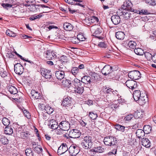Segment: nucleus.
Returning a JSON list of instances; mask_svg holds the SVG:
<instances>
[{
  "label": "nucleus",
  "mask_w": 156,
  "mask_h": 156,
  "mask_svg": "<svg viewBox=\"0 0 156 156\" xmlns=\"http://www.w3.org/2000/svg\"><path fill=\"white\" fill-rule=\"evenodd\" d=\"M47 125L49 128L53 130L57 129L59 126L57 122L54 119L48 120Z\"/></svg>",
  "instance_id": "nucleus-11"
},
{
  "label": "nucleus",
  "mask_w": 156,
  "mask_h": 156,
  "mask_svg": "<svg viewBox=\"0 0 156 156\" xmlns=\"http://www.w3.org/2000/svg\"><path fill=\"white\" fill-rule=\"evenodd\" d=\"M137 101L140 105H143L146 103L148 101L147 97L146 94L142 93L139 100Z\"/></svg>",
  "instance_id": "nucleus-19"
},
{
  "label": "nucleus",
  "mask_w": 156,
  "mask_h": 156,
  "mask_svg": "<svg viewBox=\"0 0 156 156\" xmlns=\"http://www.w3.org/2000/svg\"><path fill=\"white\" fill-rule=\"evenodd\" d=\"M146 2L153 6L156 5V0H146Z\"/></svg>",
  "instance_id": "nucleus-53"
},
{
  "label": "nucleus",
  "mask_w": 156,
  "mask_h": 156,
  "mask_svg": "<svg viewBox=\"0 0 156 156\" xmlns=\"http://www.w3.org/2000/svg\"><path fill=\"white\" fill-rule=\"evenodd\" d=\"M30 94L31 98L34 99V103L36 105L39 107V103L38 102L39 101V93L38 91L32 90L31 91Z\"/></svg>",
  "instance_id": "nucleus-10"
},
{
  "label": "nucleus",
  "mask_w": 156,
  "mask_h": 156,
  "mask_svg": "<svg viewBox=\"0 0 156 156\" xmlns=\"http://www.w3.org/2000/svg\"><path fill=\"white\" fill-rule=\"evenodd\" d=\"M89 116L91 119L93 120L96 119L98 117L97 114L94 113L92 112H89Z\"/></svg>",
  "instance_id": "nucleus-45"
},
{
  "label": "nucleus",
  "mask_w": 156,
  "mask_h": 156,
  "mask_svg": "<svg viewBox=\"0 0 156 156\" xmlns=\"http://www.w3.org/2000/svg\"><path fill=\"white\" fill-rule=\"evenodd\" d=\"M152 60L154 63H156V53L154 54V55H153L152 58Z\"/></svg>",
  "instance_id": "nucleus-64"
},
{
  "label": "nucleus",
  "mask_w": 156,
  "mask_h": 156,
  "mask_svg": "<svg viewBox=\"0 0 156 156\" xmlns=\"http://www.w3.org/2000/svg\"><path fill=\"white\" fill-rule=\"evenodd\" d=\"M62 83L65 87L69 88L71 86V80H67L65 78L62 80Z\"/></svg>",
  "instance_id": "nucleus-26"
},
{
  "label": "nucleus",
  "mask_w": 156,
  "mask_h": 156,
  "mask_svg": "<svg viewBox=\"0 0 156 156\" xmlns=\"http://www.w3.org/2000/svg\"><path fill=\"white\" fill-rule=\"evenodd\" d=\"M115 128L122 132H124L126 127L119 124H116L114 126Z\"/></svg>",
  "instance_id": "nucleus-36"
},
{
  "label": "nucleus",
  "mask_w": 156,
  "mask_h": 156,
  "mask_svg": "<svg viewBox=\"0 0 156 156\" xmlns=\"http://www.w3.org/2000/svg\"><path fill=\"white\" fill-rule=\"evenodd\" d=\"M145 132L143 130L138 129L136 132V136L139 138H141L144 135Z\"/></svg>",
  "instance_id": "nucleus-33"
},
{
  "label": "nucleus",
  "mask_w": 156,
  "mask_h": 156,
  "mask_svg": "<svg viewBox=\"0 0 156 156\" xmlns=\"http://www.w3.org/2000/svg\"><path fill=\"white\" fill-rule=\"evenodd\" d=\"M81 82L86 84H90L91 82V78L88 76H85L81 78Z\"/></svg>",
  "instance_id": "nucleus-28"
},
{
  "label": "nucleus",
  "mask_w": 156,
  "mask_h": 156,
  "mask_svg": "<svg viewBox=\"0 0 156 156\" xmlns=\"http://www.w3.org/2000/svg\"><path fill=\"white\" fill-rule=\"evenodd\" d=\"M134 51L136 54L139 55H143L144 54V51L140 48H135Z\"/></svg>",
  "instance_id": "nucleus-37"
},
{
  "label": "nucleus",
  "mask_w": 156,
  "mask_h": 156,
  "mask_svg": "<svg viewBox=\"0 0 156 156\" xmlns=\"http://www.w3.org/2000/svg\"><path fill=\"white\" fill-rule=\"evenodd\" d=\"M68 150L66 144H62L58 148L57 151L58 154V155L64 154Z\"/></svg>",
  "instance_id": "nucleus-18"
},
{
  "label": "nucleus",
  "mask_w": 156,
  "mask_h": 156,
  "mask_svg": "<svg viewBox=\"0 0 156 156\" xmlns=\"http://www.w3.org/2000/svg\"><path fill=\"white\" fill-rule=\"evenodd\" d=\"M72 102V99L70 97L67 96L66 98H64L61 105L65 107H68L70 105Z\"/></svg>",
  "instance_id": "nucleus-20"
},
{
  "label": "nucleus",
  "mask_w": 156,
  "mask_h": 156,
  "mask_svg": "<svg viewBox=\"0 0 156 156\" xmlns=\"http://www.w3.org/2000/svg\"><path fill=\"white\" fill-rule=\"evenodd\" d=\"M23 114L25 117L29 119L30 117V114L26 110L24 109L23 110Z\"/></svg>",
  "instance_id": "nucleus-54"
},
{
  "label": "nucleus",
  "mask_w": 156,
  "mask_h": 156,
  "mask_svg": "<svg viewBox=\"0 0 156 156\" xmlns=\"http://www.w3.org/2000/svg\"><path fill=\"white\" fill-rule=\"evenodd\" d=\"M126 42L127 44L125 45V47L127 48H131L134 49L136 45V43L133 41H127Z\"/></svg>",
  "instance_id": "nucleus-24"
},
{
  "label": "nucleus",
  "mask_w": 156,
  "mask_h": 156,
  "mask_svg": "<svg viewBox=\"0 0 156 156\" xmlns=\"http://www.w3.org/2000/svg\"><path fill=\"white\" fill-rule=\"evenodd\" d=\"M82 139L83 140L82 141L81 145L83 148L86 149L91 148L93 144L91 136L87 135L83 136Z\"/></svg>",
  "instance_id": "nucleus-1"
},
{
  "label": "nucleus",
  "mask_w": 156,
  "mask_h": 156,
  "mask_svg": "<svg viewBox=\"0 0 156 156\" xmlns=\"http://www.w3.org/2000/svg\"><path fill=\"white\" fill-rule=\"evenodd\" d=\"M64 29L67 31H71L73 28V26L70 23L66 22L63 24Z\"/></svg>",
  "instance_id": "nucleus-22"
},
{
  "label": "nucleus",
  "mask_w": 156,
  "mask_h": 156,
  "mask_svg": "<svg viewBox=\"0 0 156 156\" xmlns=\"http://www.w3.org/2000/svg\"><path fill=\"white\" fill-rule=\"evenodd\" d=\"M2 122L4 125L8 126L9 125L10 122L8 119L5 117L3 118Z\"/></svg>",
  "instance_id": "nucleus-40"
},
{
  "label": "nucleus",
  "mask_w": 156,
  "mask_h": 156,
  "mask_svg": "<svg viewBox=\"0 0 156 156\" xmlns=\"http://www.w3.org/2000/svg\"><path fill=\"white\" fill-rule=\"evenodd\" d=\"M74 89L75 92L79 94H81L84 91L83 87L81 86L74 87Z\"/></svg>",
  "instance_id": "nucleus-35"
},
{
  "label": "nucleus",
  "mask_w": 156,
  "mask_h": 156,
  "mask_svg": "<svg viewBox=\"0 0 156 156\" xmlns=\"http://www.w3.org/2000/svg\"><path fill=\"white\" fill-rule=\"evenodd\" d=\"M0 75L3 78H5L7 76V73L5 71H1L0 72Z\"/></svg>",
  "instance_id": "nucleus-59"
},
{
  "label": "nucleus",
  "mask_w": 156,
  "mask_h": 156,
  "mask_svg": "<svg viewBox=\"0 0 156 156\" xmlns=\"http://www.w3.org/2000/svg\"><path fill=\"white\" fill-rule=\"evenodd\" d=\"M65 1L69 4H73L75 2V0H65Z\"/></svg>",
  "instance_id": "nucleus-62"
},
{
  "label": "nucleus",
  "mask_w": 156,
  "mask_h": 156,
  "mask_svg": "<svg viewBox=\"0 0 156 156\" xmlns=\"http://www.w3.org/2000/svg\"><path fill=\"white\" fill-rule=\"evenodd\" d=\"M39 18V15L37 16L34 15L33 16L30 17V19L31 20H33L35 19Z\"/></svg>",
  "instance_id": "nucleus-61"
},
{
  "label": "nucleus",
  "mask_w": 156,
  "mask_h": 156,
  "mask_svg": "<svg viewBox=\"0 0 156 156\" xmlns=\"http://www.w3.org/2000/svg\"><path fill=\"white\" fill-rule=\"evenodd\" d=\"M81 81L77 78H75L74 80H71V86H74L76 87L80 86L82 84Z\"/></svg>",
  "instance_id": "nucleus-29"
},
{
  "label": "nucleus",
  "mask_w": 156,
  "mask_h": 156,
  "mask_svg": "<svg viewBox=\"0 0 156 156\" xmlns=\"http://www.w3.org/2000/svg\"><path fill=\"white\" fill-rule=\"evenodd\" d=\"M69 151L72 156H79L80 149L77 146L73 145H71L69 148Z\"/></svg>",
  "instance_id": "nucleus-5"
},
{
  "label": "nucleus",
  "mask_w": 156,
  "mask_h": 156,
  "mask_svg": "<svg viewBox=\"0 0 156 156\" xmlns=\"http://www.w3.org/2000/svg\"><path fill=\"white\" fill-rule=\"evenodd\" d=\"M149 12L147 10L142 9L139 12V14H148Z\"/></svg>",
  "instance_id": "nucleus-58"
},
{
  "label": "nucleus",
  "mask_w": 156,
  "mask_h": 156,
  "mask_svg": "<svg viewBox=\"0 0 156 156\" xmlns=\"http://www.w3.org/2000/svg\"><path fill=\"white\" fill-rule=\"evenodd\" d=\"M25 153L27 156H33L32 152L30 149L27 148L25 150Z\"/></svg>",
  "instance_id": "nucleus-47"
},
{
  "label": "nucleus",
  "mask_w": 156,
  "mask_h": 156,
  "mask_svg": "<svg viewBox=\"0 0 156 156\" xmlns=\"http://www.w3.org/2000/svg\"><path fill=\"white\" fill-rule=\"evenodd\" d=\"M103 141L105 144L110 146L112 145H115L117 142L115 137L109 136H107L105 137Z\"/></svg>",
  "instance_id": "nucleus-4"
},
{
  "label": "nucleus",
  "mask_w": 156,
  "mask_h": 156,
  "mask_svg": "<svg viewBox=\"0 0 156 156\" xmlns=\"http://www.w3.org/2000/svg\"><path fill=\"white\" fill-rule=\"evenodd\" d=\"M0 141L2 143L4 144H8V139L5 137H2Z\"/></svg>",
  "instance_id": "nucleus-52"
},
{
  "label": "nucleus",
  "mask_w": 156,
  "mask_h": 156,
  "mask_svg": "<svg viewBox=\"0 0 156 156\" xmlns=\"http://www.w3.org/2000/svg\"><path fill=\"white\" fill-rule=\"evenodd\" d=\"M40 73L41 75V79L40 80H42L44 79L49 80L52 77L51 71L45 68H41V67L40 70Z\"/></svg>",
  "instance_id": "nucleus-3"
},
{
  "label": "nucleus",
  "mask_w": 156,
  "mask_h": 156,
  "mask_svg": "<svg viewBox=\"0 0 156 156\" xmlns=\"http://www.w3.org/2000/svg\"><path fill=\"white\" fill-rule=\"evenodd\" d=\"M151 129V128L149 125H144L143 127V130L145 133L147 134L150 132Z\"/></svg>",
  "instance_id": "nucleus-39"
},
{
  "label": "nucleus",
  "mask_w": 156,
  "mask_h": 156,
  "mask_svg": "<svg viewBox=\"0 0 156 156\" xmlns=\"http://www.w3.org/2000/svg\"><path fill=\"white\" fill-rule=\"evenodd\" d=\"M124 132L129 138L132 137L133 130L129 127H126Z\"/></svg>",
  "instance_id": "nucleus-27"
},
{
  "label": "nucleus",
  "mask_w": 156,
  "mask_h": 156,
  "mask_svg": "<svg viewBox=\"0 0 156 156\" xmlns=\"http://www.w3.org/2000/svg\"><path fill=\"white\" fill-rule=\"evenodd\" d=\"M44 112H44H42V114L43 118L45 120L48 119V118L49 116V114L45 111Z\"/></svg>",
  "instance_id": "nucleus-55"
},
{
  "label": "nucleus",
  "mask_w": 156,
  "mask_h": 156,
  "mask_svg": "<svg viewBox=\"0 0 156 156\" xmlns=\"http://www.w3.org/2000/svg\"><path fill=\"white\" fill-rule=\"evenodd\" d=\"M7 88L8 91L11 94H15L18 92L17 89L15 87L12 85L8 86Z\"/></svg>",
  "instance_id": "nucleus-31"
},
{
  "label": "nucleus",
  "mask_w": 156,
  "mask_h": 156,
  "mask_svg": "<svg viewBox=\"0 0 156 156\" xmlns=\"http://www.w3.org/2000/svg\"><path fill=\"white\" fill-rule=\"evenodd\" d=\"M41 94V95H40V100H41V102L40 103L41 110H42V111L45 112L50 115L53 112V108L48 105H45L46 103L45 102L44 99V96L43 95L42 93Z\"/></svg>",
  "instance_id": "nucleus-2"
},
{
  "label": "nucleus",
  "mask_w": 156,
  "mask_h": 156,
  "mask_svg": "<svg viewBox=\"0 0 156 156\" xmlns=\"http://www.w3.org/2000/svg\"><path fill=\"white\" fill-rule=\"evenodd\" d=\"M55 76L59 80H61L64 78L65 72L63 71H56Z\"/></svg>",
  "instance_id": "nucleus-23"
},
{
  "label": "nucleus",
  "mask_w": 156,
  "mask_h": 156,
  "mask_svg": "<svg viewBox=\"0 0 156 156\" xmlns=\"http://www.w3.org/2000/svg\"><path fill=\"white\" fill-rule=\"evenodd\" d=\"M142 145L147 148L151 146V143L147 138H143L141 141Z\"/></svg>",
  "instance_id": "nucleus-25"
},
{
  "label": "nucleus",
  "mask_w": 156,
  "mask_h": 156,
  "mask_svg": "<svg viewBox=\"0 0 156 156\" xmlns=\"http://www.w3.org/2000/svg\"><path fill=\"white\" fill-rule=\"evenodd\" d=\"M115 37L116 38L119 40H123L125 37V34L122 31H118L115 33Z\"/></svg>",
  "instance_id": "nucleus-30"
},
{
  "label": "nucleus",
  "mask_w": 156,
  "mask_h": 156,
  "mask_svg": "<svg viewBox=\"0 0 156 156\" xmlns=\"http://www.w3.org/2000/svg\"><path fill=\"white\" fill-rule=\"evenodd\" d=\"M103 149L101 147H95L93 149L92 151L97 153H101L103 152Z\"/></svg>",
  "instance_id": "nucleus-43"
},
{
  "label": "nucleus",
  "mask_w": 156,
  "mask_h": 156,
  "mask_svg": "<svg viewBox=\"0 0 156 156\" xmlns=\"http://www.w3.org/2000/svg\"><path fill=\"white\" fill-rule=\"evenodd\" d=\"M98 79V76L96 74H94L91 76V82L94 83Z\"/></svg>",
  "instance_id": "nucleus-50"
},
{
  "label": "nucleus",
  "mask_w": 156,
  "mask_h": 156,
  "mask_svg": "<svg viewBox=\"0 0 156 156\" xmlns=\"http://www.w3.org/2000/svg\"><path fill=\"white\" fill-rule=\"evenodd\" d=\"M141 95V92L139 90H135L133 94L134 99L136 101L139 100V99Z\"/></svg>",
  "instance_id": "nucleus-32"
},
{
  "label": "nucleus",
  "mask_w": 156,
  "mask_h": 156,
  "mask_svg": "<svg viewBox=\"0 0 156 156\" xmlns=\"http://www.w3.org/2000/svg\"><path fill=\"white\" fill-rule=\"evenodd\" d=\"M118 95V93L117 91L115 90H112V93L111 96L112 97V98H113L115 96H117Z\"/></svg>",
  "instance_id": "nucleus-60"
},
{
  "label": "nucleus",
  "mask_w": 156,
  "mask_h": 156,
  "mask_svg": "<svg viewBox=\"0 0 156 156\" xmlns=\"http://www.w3.org/2000/svg\"><path fill=\"white\" fill-rule=\"evenodd\" d=\"M79 69L77 67H73L71 70V73L73 75L75 76L79 72Z\"/></svg>",
  "instance_id": "nucleus-41"
},
{
  "label": "nucleus",
  "mask_w": 156,
  "mask_h": 156,
  "mask_svg": "<svg viewBox=\"0 0 156 156\" xmlns=\"http://www.w3.org/2000/svg\"><path fill=\"white\" fill-rule=\"evenodd\" d=\"M133 117L134 116L132 114H129L125 117L124 120L126 121H129L131 120Z\"/></svg>",
  "instance_id": "nucleus-49"
},
{
  "label": "nucleus",
  "mask_w": 156,
  "mask_h": 156,
  "mask_svg": "<svg viewBox=\"0 0 156 156\" xmlns=\"http://www.w3.org/2000/svg\"><path fill=\"white\" fill-rule=\"evenodd\" d=\"M111 20L113 23L115 25L119 24L120 22V18L118 15H113L111 18Z\"/></svg>",
  "instance_id": "nucleus-21"
},
{
  "label": "nucleus",
  "mask_w": 156,
  "mask_h": 156,
  "mask_svg": "<svg viewBox=\"0 0 156 156\" xmlns=\"http://www.w3.org/2000/svg\"><path fill=\"white\" fill-rule=\"evenodd\" d=\"M113 71L112 66L109 65H106L102 68L101 72L104 76H106L111 74Z\"/></svg>",
  "instance_id": "nucleus-8"
},
{
  "label": "nucleus",
  "mask_w": 156,
  "mask_h": 156,
  "mask_svg": "<svg viewBox=\"0 0 156 156\" xmlns=\"http://www.w3.org/2000/svg\"><path fill=\"white\" fill-rule=\"evenodd\" d=\"M133 6L132 3L130 1L128 0L124 3L121 9L130 11L132 9Z\"/></svg>",
  "instance_id": "nucleus-17"
},
{
  "label": "nucleus",
  "mask_w": 156,
  "mask_h": 156,
  "mask_svg": "<svg viewBox=\"0 0 156 156\" xmlns=\"http://www.w3.org/2000/svg\"><path fill=\"white\" fill-rule=\"evenodd\" d=\"M44 56L48 60H51L54 59L56 57L55 52L53 51H47L44 53Z\"/></svg>",
  "instance_id": "nucleus-16"
},
{
  "label": "nucleus",
  "mask_w": 156,
  "mask_h": 156,
  "mask_svg": "<svg viewBox=\"0 0 156 156\" xmlns=\"http://www.w3.org/2000/svg\"><path fill=\"white\" fill-rule=\"evenodd\" d=\"M14 71L15 73L19 75L21 74L24 70L23 66L19 63H17L14 65Z\"/></svg>",
  "instance_id": "nucleus-15"
},
{
  "label": "nucleus",
  "mask_w": 156,
  "mask_h": 156,
  "mask_svg": "<svg viewBox=\"0 0 156 156\" xmlns=\"http://www.w3.org/2000/svg\"><path fill=\"white\" fill-rule=\"evenodd\" d=\"M80 134V133L77 129H73L71 130L69 132L68 135L70 138H76L79 137Z\"/></svg>",
  "instance_id": "nucleus-13"
},
{
  "label": "nucleus",
  "mask_w": 156,
  "mask_h": 156,
  "mask_svg": "<svg viewBox=\"0 0 156 156\" xmlns=\"http://www.w3.org/2000/svg\"><path fill=\"white\" fill-rule=\"evenodd\" d=\"M6 34L7 35L12 37H14L16 36V34L9 30H7L6 31Z\"/></svg>",
  "instance_id": "nucleus-46"
},
{
  "label": "nucleus",
  "mask_w": 156,
  "mask_h": 156,
  "mask_svg": "<svg viewBox=\"0 0 156 156\" xmlns=\"http://www.w3.org/2000/svg\"><path fill=\"white\" fill-rule=\"evenodd\" d=\"M46 48V45L43 44L41 42V44H40V50H41V52L44 53H44L46 52L45 51Z\"/></svg>",
  "instance_id": "nucleus-42"
},
{
  "label": "nucleus",
  "mask_w": 156,
  "mask_h": 156,
  "mask_svg": "<svg viewBox=\"0 0 156 156\" xmlns=\"http://www.w3.org/2000/svg\"><path fill=\"white\" fill-rule=\"evenodd\" d=\"M77 38L80 41H85V38L84 36L81 34L78 35Z\"/></svg>",
  "instance_id": "nucleus-57"
},
{
  "label": "nucleus",
  "mask_w": 156,
  "mask_h": 156,
  "mask_svg": "<svg viewBox=\"0 0 156 156\" xmlns=\"http://www.w3.org/2000/svg\"><path fill=\"white\" fill-rule=\"evenodd\" d=\"M59 128L64 131L68 130L70 126V125L67 121H63L60 122L59 125Z\"/></svg>",
  "instance_id": "nucleus-14"
},
{
  "label": "nucleus",
  "mask_w": 156,
  "mask_h": 156,
  "mask_svg": "<svg viewBox=\"0 0 156 156\" xmlns=\"http://www.w3.org/2000/svg\"><path fill=\"white\" fill-rule=\"evenodd\" d=\"M144 54L145 57L148 60L151 61V60H152L153 55H152L151 53L148 52H145L144 53Z\"/></svg>",
  "instance_id": "nucleus-44"
},
{
  "label": "nucleus",
  "mask_w": 156,
  "mask_h": 156,
  "mask_svg": "<svg viewBox=\"0 0 156 156\" xmlns=\"http://www.w3.org/2000/svg\"><path fill=\"white\" fill-rule=\"evenodd\" d=\"M91 31L93 32L94 36L98 37V35L102 32L103 29L101 27L98 25L92 26L90 28Z\"/></svg>",
  "instance_id": "nucleus-9"
},
{
  "label": "nucleus",
  "mask_w": 156,
  "mask_h": 156,
  "mask_svg": "<svg viewBox=\"0 0 156 156\" xmlns=\"http://www.w3.org/2000/svg\"><path fill=\"white\" fill-rule=\"evenodd\" d=\"M92 18H93V19H94L95 20L97 21L98 20V18L94 16H93L92 17H90L88 18H86L85 20L86 21H87L88 23H90V22H92Z\"/></svg>",
  "instance_id": "nucleus-48"
},
{
  "label": "nucleus",
  "mask_w": 156,
  "mask_h": 156,
  "mask_svg": "<svg viewBox=\"0 0 156 156\" xmlns=\"http://www.w3.org/2000/svg\"><path fill=\"white\" fill-rule=\"evenodd\" d=\"M112 89L109 88L107 89L105 92H106L107 94H110L111 95L112 94Z\"/></svg>",
  "instance_id": "nucleus-63"
},
{
  "label": "nucleus",
  "mask_w": 156,
  "mask_h": 156,
  "mask_svg": "<svg viewBox=\"0 0 156 156\" xmlns=\"http://www.w3.org/2000/svg\"><path fill=\"white\" fill-rule=\"evenodd\" d=\"M128 76L132 80H137L141 77V74L139 71L134 70L129 72L128 73Z\"/></svg>",
  "instance_id": "nucleus-6"
},
{
  "label": "nucleus",
  "mask_w": 156,
  "mask_h": 156,
  "mask_svg": "<svg viewBox=\"0 0 156 156\" xmlns=\"http://www.w3.org/2000/svg\"><path fill=\"white\" fill-rule=\"evenodd\" d=\"M4 132L7 135H11L13 133V129L10 126H6L4 129Z\"/></svg>",
  "instance_id": "nucleus-34"
},
{
  "label": "nucleus",
  "mask_w": 156,
  "mask_h": 156,
  "mask_svg": "<svg viewBox=\"0 0 156 156\" xmlns=\"http://www.w3.org/2000/svg\"><path fill=\"white\" fill-rule=\"evenodd\" d=\"M98 46L100 48H105L107 46V44L105 41H101L98 44Z\"/></svg>",
  "instance_id": "nucleus-51"
},
{
  "label": "nucleus",
  "mask_w": 156,
  "mask_h": 156,
  "mask_svg": "<svg viewBox=\"0 0 156 156\" xmlns=\"http://www.w3.org/2000/svg\"><path fill=\"white\" fill-rule=\"evenodd\" d=\"M2 5L6 9H7L8 8H11L12 6L11 4L8 3H2Z\"/></svg>",
  "instance_id": "nucleus-56"
},
{
  "label": "nucleus",
  "mask_w": 156,
  "mask_h": 156,
  "mask_svg": "<svg viewBox=\"0 0 156 156\" xmlns=\"http://www.w3.org/2000/svg\"><path fill=\"white\" fill-rule=\"evenodd\" d=\"M130 11L123 9H119L117 12L118 15L119 16H122L126 20L129 19L130 17L131 14Z\"/></svg>",
  "instance_id": "nucleus-7"
},
{
  "label": "nucleus",
  "mask_w": 156,
  "mask_h": 156,
  "mask_svg": "<svg viewBox=\"0 0 156 156\" xmlns=\"http://www.w3.org/2000/svg\"><path fill=\"white\" fill-rule=\"evenodd\" d=\"M55 67L58 70V71H63L64 72L66 70V67L64 66L63 64L58 65H56Z\"/></svg>",
  "instance_id": "nucleus-38"
},
{
  "label": "nucleus",
  "mask_w": 156,
  "mask_h": 156,
  "mask_svg": "<svg viewBox=\"0 0 156 156\" xmlns=\"http://www.w3.org/2000/svg\"><path fill=\"white\" fill-rule=\"evenodd\" d=\"M126 86L129 89L133 90L137 87L136 82L133 80H128L125 83Z\"/></svg>",
  "instance_id": "nucleus-12"
}]
</instances>
